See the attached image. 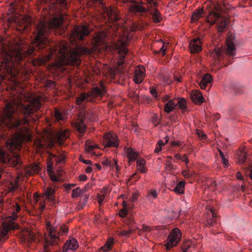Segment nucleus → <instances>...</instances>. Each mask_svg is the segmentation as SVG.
I'll return each instance as SVG.
<instances>
[{
    "label": "nucleus",
    "mask_w": 252,
    "mask_h": 252,
    "mask_svg": "<svg viewBox=\"0 0 252 252\" xmlns=\"http://www.w3.org/2000/svg\"><path fill=\"white\" fill-rule=\"evenodd\" d=\"M51 5L55 8L58 16L49 20L48 23L40 21L35 26V38L33 46H30L26 51L20 45L14 47L2 48L0 52V75L3 79L6 76L15 78L17 75L23 71L25 65L24 61L26 56H33L36 51L42 54V62L46 63L54 60L53 65L60 68L63 65L73 64L79 65L82 55H89L91 50L77 42L82 41L90 33L86 25L76 26L69 35V39L72 46L65 41L55 42L50 41L47 34L51 29H64L62 24L66 14L61 12L68 8L66 0H49Z\"/></svg>",
    "instance_id": "1"
},
{
    "label": "nucleus",
    "mask_w": 252,
    "mask_h": 252,
    "mask_svg": "<svg viewBox=\"0 0 252 252\" xmlns=\"http://www.w3.org/2000/svg\"><path fill=\"white\" fill-rule=\"evenodd\" d=\"M41 104L35 99L27 105L21 103H7L0 118V123L15 132V139L6 143V149L0 148V164H8L10 166L19 168L22 164L20 155L18 153L21 147V142L29 139L30 130L28 127L31 115L40 108Z\"/></svg>",
    "instance_id": "2"
},
{
    "label": "nucleus",
    "mask_w": 252,
    "mask_h": 252,
    "mask_svg": "<svg viewBox=\"0 0 252 252\" xmlns=\"http://www.w3.org/2000/svg\"><path fill=\"white\" fill-rule=\"evenodd\" d=\"M223 9L221 2L213 0L207 3L202 8L196 9L192 14L191 21L196 22L199 19L205 16V21L210 26L217 24V30L219 32L224 31L228 24L227 19L223 14Z\"/></svg>",
    "instance_id": "3"
},
{
    "label": "nucleus",
    "mask_w": 252,
    "mask_h": 252,
    "mask_svg": "<svg viewBox=\"0 0 252 252\" xmlns=\"http://www.w3.org/2000/svg\"><path fill=\"white\" fill-rule=\"evenodd\" d=\"M106 90L104 85L101 83L99 87L94 88L89 93H82L76 98V104L80 111L78 120L74 123V127L80 133L86 131V126L84 123V119L86 117L85 104L92 100V97H102L104 95Z\"/></svg>",
    "instance_id": "4"
},
{
    "label": "nucleus",
    "mask_w": 252,
    "mask_h": 252,
    "mask_svg": "<svg viewBox=\"0 0 252 252\" xmlns=\"http://www.w3.org/2000/svg\"><path fill=\"white\" fill-rule=\"evenodd\" d=\"M12 215L8 220H5L2 223V227L0 230V238L1 239H4L6 237L9 231L18 228V224L14 220L17 218V214L20 211L21 207L17 203H15L12 206Z\"/></svg>",
    "instance_id": "5"
},
{
    "label": "nucleus",
    "mask_w": 252,
    "mask_h": 252,
    "mask_svg": "<svg viewBox=\"0 0 252 252\" xmlns=\"http://www.w3.org/2000/svg\"><path fill=\"white\" fill-rule=\"evenodd\" d=\"M226 48L222 50L220 47H216L214 51L212 53V56L217 61L224 60L225 57H233L236 53L235 45L232 38L228 37L226 39Z\"/></svg>",
    "instance_id": "6"
},
{
    "label": "nucleus",
    "mask_w": 252,
    "mask_h": 252,
    "mask_svg": "<svg viewBox=\"0 0 252 252\" xmlns=\"http://www.w3.org/2000/svg\"><path fill=\"white\" fill-rule=\"evenodd\" d=\"M48 236L45 239L44 245V252H50L52 247L58 244L59 240V234L56 229L50 224L47 225Z\"/></svg>",
    "instance_id": "7"
},
{
    "label": "nucleus",
    "mask_w": 252,
    "mask_h": 252,
    "mask_svg": "<svg viewBox=\"0 0 252 252\" xmlns=\"http://www.w3.org/2000/svg\"><path fill=\"white\" fill-rule=\"evenodd\" d=\"M113 46L114 50L118 53V66L121 67L126 62V59L129 56L128 50L124 42L114 43Z\"/></svg>",
    "instance_id": "8"
},
{
    "label": "nucleus",
    "mask_w": 252,
    "mask_h": 252,
    "mask_svg": "<svg viewBox=\"0 0 252 252\" xmlns=\"http://www.w3.org/2000/svg\"><path fill=\"white\" fill-rule=\"evenodd\" d=\"M181 237V230L178 228L173 229L170 232L166 243L165 244L166 250L168 251L171 248L176 247L180 241Z\"/></svg>",
    "instance_id": "9"
},
{
    "label": "nucleus",
    "mask_w": 252,
    "mask_h": 252,
    "mask_svg": "<svg viewBox=\"0 0 252 252\" xmlns=\"http://www.w3.org/2000/svg\"><path fill=\"white\" fill-rule=\"evenodd\" d=\"M178 107L180 109L184 110L187 107V102L185 99L174 98L170 99L164 106V111L169 113L174 109Z\"/></svg>",
    "instance_id": "10"
},
{
    "label": "nucleus",
    "mask_w": 252,
    "mask_h": 252,
    "mask_svg": "<svg viewBox=\"0 0 252 252\" xmlns=\"http://www.w3.org/2000/svg\"><path fill=\"white\" fill-rule=\"evenodd\" d=\"M123 2L126 4V5L129 7L130 11L135 14L142 15L149 11V8H146L142 6L144 3L142 1L137 2L134 0H126Z\"/></svg>",
    "instance_id": "11"
},
{
    "label": "nucleus",
    "mask_w": 252,
    "mask_h": 252,
    "mask_svg": "<svg viewBox=\"0 0 252 252\" xmlns=\"http://www.w3.org/2000/svg\"><path fill=\"white\" fill-rule=\"evenodd\" d=\"M104 0H94V1L101 4L104 9V12L107 14L109 19L112 21H118L120 17L119 12L115 7H107L103 5Z\"/></svg>",
    "instance_id": "12"
},
{
    "label": "nucleus",
    "mask_w": 252,
    "mask_h": 252,
    "mask_svg": "<svg viewBox=\"0 0 252 252\" xmlns=\"http://www.w3.org/2000/svg\"><path fill=\"white\" fill-rule=\"evenodd\" d=\"M67 119L66 113L55 108L54 111L51 113V120L53 122L61 125L64 124Z\"/></svg>",
    "instance_id": "13"
},
{
    "label": "nucleus",
    "mask_w": 252,
    "mask_h": 252,
    "mask_svg": "<svg viewBox=\"0 0 252 252\" xmlns=\"http://www.w3.org/2000/svg\"><path fill=\"white\" fill-rule=\"evenodd\" d=\"M104 144L105 147H117L119 146L117 136L115 134L107 133L104 136Z\"/></svg>",
    "instance_id": "14"
},
{
    "label": "nucleus",
    "mask_w": 252,
    "mask_h": 252,
    "mask_svg": "<svg viewBox=\"0 0 252 252\" xmlns=\"http://www.w3.org/2000/svg\"><path fill=\"white\" fill-rule=\"evenodd\" d=\"M189 47L191 53H198L202 50L201 41L199 38L193 39L190 42Z\"/></svg>",
    "instance_id": "15"
},
{
    "label": "nucleus",
    "mask_w": 252,
    "mask_h": 252,
    "mask_svg": "<svg viewBox=\"0 0 252 252\" xmlns=\"http://www.w3.org/2000/svg\"><path fill=\"white\" fill-rule=\"evenodd\" d=\"M106 35L104 32H99L93 36L92 42L95 47H98L105 43Z\"/></svg>",
    "instance_id": "16"
},
{
    "label": "nucleus",
    "mask_w": 252,
    "mask_h": 252,
    "mask_svg": "<svg viewBox=\"0 0 252 252\" xmlns=\"http://www.w3.org/2000/svg\"><path fill=\"white\" fill-rule=\"evenodd\" d=\"M55 189L51 186H49L47 188L44 192L46 199L53 204H55L57 201L55 195Z\"/></svg>",
    "instance_id": "17"
},
{
    "label": "nucleus",
    "mask_w": 252,
    "mask_h": 252,
    "mask_svg": "<svg viewBox=\"0 0 252 252\" xmlns=\"http://www.w3.org/2000/svg\"><path fill=\"white\" fill-rule=\"evenodd\" d=\"M78 248V244L75 239L72 238L66 241L64 245L63 251L67 252L68 250L75 251Z\"/></svg>",
    "instance_id": "18"
},
{
    "label": "nucleus",
    "mask_w": 252,
    "mask_h": 252,
    "mask_svg": "<svg viewBox=\"0 0 252 252\" xmlns=\"http://www.w3.org/2000/svg\"><path fill=\"white\" fill-rule=\"evenodd\" d=\"M212 82V76L209 74H206L204 75L199 83L200 87L202 89L206 90L208 86Z\"/></svg>",
    "instance_id": "19"
},
{
    "label": "nucleus",
    "mask_w": 252,
    "mask_h": 252,
    "mask_svg": "<svg viewBox=\"0 0 252 252\" xmlns=\"http://www.w3.org/2000/svg\"><path fill=\"white\" fill-rule=\"evenodd\" d=\"M190 98L192 101L198 104H201L204 101V98L202 94L198 91L192 92L190 94Z\"/></svg>",
    "instance_id": "20"
},
{
    "label": "nucleus",
    "mask_w": 252,
    "mask_h": 252,
    "mask_svg": "<svg viewBox=\"0 0 252 252\" xmlns=\"http://www.w3.org/2000/svg\"><path fill=\"white\" fill-rule=\"evenodd\" d=\"M128 221H129V223H128V225L129 229L127 230H122L120 232V235L121 236H128L130 234L134 232L135 229L139 230V229L138 228H135V226L133 225L134 224V221L132 219H129V220Z\"/></svg>",
    "instance_id": "21"
},
{
    "label": "nucleus",
    "mask_w": 252,
    "mask_h": 252,
    "mask_svg": "<svg viewBox=\"0 0 252 252\" xmlns=\"http://www.w3.org/2000/svg\"><path fill=\"white\" fill-rule=\"evenodd\" d=\"M194 246L193 241L190 240H185L183 242L181 249L183 252H189Z\"/></svg>",
    "instance_id": "22"
},
{
    "label": "nucleus",
    "mask_w": 252,
    "mask_h": 252,
    "mask_svg": "<svg viewBox=\"0 0 252 252\" xmlns=\"http://www.w3.org/2000/svg\"><path fill=\"white\" fill-rule=\"evenodd\" d=\"M145 73L143 69H139L135 71L133 80L136 84H139L142 82Z\"/></svg>",
    "instance_id": "23"
},
{
    "label": "nucleus",
    "mask_w": 252,
    "mask_h": 252,
    "mask_svg": "<svg viewBox=\"0 0 252 252\" xmlns=\"http://www.w3.org/2000/svg\"><path fill=\"white\" fill-rule=\"evenodd\" d=\"M126 153L129 161H133L137 159L138 154L132 149L128 148Z\"/></svg>",
    "instance_id": "24"
},
{
    "label": "nucleus",
    "mask_w": 252,
    "mask_h": 252,
    "mask_svg": "<svg viewBox=\"0 0 252 252\" xmlns=\"http://www.w3.org/2000/svg\"><path fill=\"white\" fill-rule=\"evenodd\" d=\"M185 181H181L178 184H177L173 190L180 194L184 193V190L185 189Z\"/></svg>",
    "instance_id": "25"
},
{
    "label": "nucleus",
    "mask_w": 252,
    "mask_h": 252,
    "mask_svg": "<svg viewBox=\"0 0 252 252\" xmlns=\"http://www.w3.org/2000/svg\"><path fill=\"white\" fill-rule=\"evenodd\" d=\"M146 161L144 159H139L137 160V166L138 169L142 173H144L147 172V169L145 167Z\"/></svg>",
    "instance_id": "26"
},
{
    "label": "nucleus",
    "mask_w": 252,
    "mask_h": 252,
    "mask_svg": "<svg viewBox=\"0 0 252 252\" xmlns=\"http://www.w3.org/2000/svg\"><path fill=\"white\" fill-rule=\"evenodd\" d=\"M238 154V162L240 164H243L247 161V156L245 150L240 151Z\"/></svg>",
    "instance_id": "27"
},
{
    "label": "nucleus",
    "mask_w": 252,
    "mask_h": 252,
    "mask_svg": "<svg viewBox=\"0 0 252 252\" xmlns=\"http://www.w3.org/2000/svg\"><path fill=\"white\" fill-rule=\"evenodd\" d=\"M152 15V19L155 23H158L161 20L160 14L157 9H155L153 11L151 12Z\"/></svg>",
    "instance_id": "28"
},
{
    "label": "nucleus",
    "mask_w": 252,
    "mask_h": 252,
    "mask_svg": "<svg viewBox=\"0 0 252 252\" xmlns=\"http://www.w3.org/2000/svg\"><path fill=\"white\" fill-rule=\"evenodd\" d=\"M128 95L132 98L134 102H137L139 99V93L137 91L132 90L128 93Z\"/></svg>",
    "instance_id": "29"
},
{
    "label": "nucleus",
    "mask_w": 252,
    "mask_h": 252,
    "mask_svg": "<svg viewBox=\"0 0 252 252\" xmlns=\"http://www.w3.org/2000/svg\"><path fill=\"white\" fill-rule=\"evenodd\" d=\"M85 192V190H81L79 188L77 187L73 189L72 192V197H78L80 195L83 194Z\"/></svg>",
    "instance_id": "30"
},
{
    "label": "nucleus",
    "mask_w": 252,
    "mask_h": 252,
    "mask_svg": "<svg viewBox=\"0 0 252 252\" xmlns=\"http://www.w3.org/2000/svg\"><path fill=\"white\" fill-rule=\"evenodd\" d=\"M113 244V241L107 242L102 247H101V249L104 252H108L111 249Z\"/></svg>",
    "instance_id": "31"
},
{
    "label": "nucleus",
    "mask_w": 252,
    "mask_h": 252,
    "mask_svg": "<svg viewBox=\"0 0 252 252\" xmlns=\"http://www.w3.org/2000/svg\"><path fill=\"white\" fill-rule=\"evenodd\" d=\"M176 168L175 166L172 164L169 160H167L165 164V169L167 171H171L175 170Z\"/></svg>",
    "instance_id": "32"
},
{
    "label": "nucleus",
    "mask_w": 252,
    "mask_h": 252,
    "mask_svg": "<svg viewBox=\"0 0 252 252\" xmlns=\"http://www.w3.org/2000/svg\"><path fill=\"white\" fill-rule=\"evenodd\" d=\"M88 199V196L86 194L83 195L81 199V201L79 203V207L80 208H82L86 204V203Z\"/></svg>",
    "instance_id": "33"
},
{
    "label": "nucleus",
    "mask_w": 252,
    "mask_h": 252,
    "mask_svg": "<svg viewBox=\"0 0 252 252\" xmlns=\"http://www.w3.org/2000/svg\"><path fill=\"white\" fill-rule=\"evenodd\" d=\"M164 145V144L163 143V141L162 140H159L157 144L156 147L154 151L155 153H159L161 150V147Z\"/></svg>",
    "instance_id": "34"
},
{
    "label": "nucleus",
    "mask_w": 252,
    "mask_h": 252,
    "mask_svg": "<svg viewBox=\"0 0 252 252\" xmlns=\"http://www.w3.org/2000/svg\"><path fill=\"white\" fill-rule=\"evenodd\" d=\"M196 133L198 138L201 140H204L207 138L206 135L199 129H196Z\"/></svg>",
    "instance_id": "35"
},
{
    "label": "nucleus",
    "mask_w": 252,
    "mask_h": 252,
    "mask_svg": "<svg viewBox=\"0 0 252 252\" xmlns=\"http://www.w3.org/2000/svg\"><path fill=\"white\" fill-rule=\"evenodd\" d=\"M123 204H124V208L123 209H122L121 210H120V211L119 212L120 216L123 218L126 217L127 213V211L126 209V204L125 203V202H123Z\"/></svg>",
    "instance_id": "36"
},
{
    "label": "nucleus",
    "mask_w": 252,
    "mask_h": 252,
    "mask_svg": "<svg viewBox=\"0 0 252 252\" xmlns=\"http://www.w3.org/2000/svg\"><path fill=\"white\" fill-rule=\"evenodd\" d=\"M40 167L38 165H33L31 168V172L33 174L38 173L40 171Z\"/></svg>",
    "instance_id": "37"
},
{
    "label": "nucleus",
    "mask_w": 252,
    "mask_h": 252,
    "mask_svg": "<svg viewBox=\"0 0 252 252\" xmlns=\"http://www.w3.org/2000/svg\"><path fill=\"white\" fill-rule=\"evenodd\" d=\"M150 92L153 96L155 97L156 99L157 100L158 99V95L156 89L154 87H151L150 88Z\"/></svg>",
    "instance_id": "38"
},
{
    "label": "nucleus",
    "mask_w": 252,
    "mask_h": 252,
    "mask_svg": "<svg viewBox=\"0 0 252 252\" xmlns=\"http://www.w3.org/2000/svg\"><path fill=\"white\" fill-rule=\"evenodd\" d=\"M182 174L183 176L186 178H189L190 177L192 176V173L190 172V171L188 170H184L182 172Z\"/></svg>",
    "instance_id": "39"
},
{
    "label": "nucleus",
    "mask_w": 252,
    "mask_h": 252,
    "mask_svg": "<svg viewBox=\"0 0 252 252\" xmlns=\"http://www.w3.org/2000/svg\"><path fill=\"white\" fill-rule=\"evenodd\" d=\"M225 157H226V156L225 155V156L221 157V158L223 166L225 167H227L229 165V162H228V159L226 158Z\"/></svg>",
    "instance_id": "40"
},
{
    "label": "nucleus",
    "mask_w": 252,
    "mask_h": 252,
    "mask_svg": "<svg viewBox=\"0 0 252 252\" xmlns=\"http://www.w3.org/2000/svg\"><path fill=\"white\" fill-rule=\"evenodd\" d=\"M149 197H152L153 198H156L157 197V192L155 190H151L148 195Z\"/></svg>",
    "instance_id": "41"
},
{
    "label": "nucleus",
    "mask_w": 252,
    "mask_h": 252,
    "mask_svg": "<svg viewBox=\"0 0 252 252\" xmlns=\"http://www.w3.org/2000/svg\"><path fill=\"white\" fill-rule=\"evenodd\" d=\"M166 50V46H165V44H164L161 48L159 49V50L157 52L158 53H160L162 55V56H164L165 54V51Z\"/></svg>",
    "instance_id": "42"
},
{
    "label": "nucleus",
    "mask_w": 252,
    "mask_h": 252,
    "mask_svg": "<svg viewBox=\"0 0 252 252\" xmlns=\"http://www.w3.org/2000/svg\"><path fill=\"white\" fill-rule=\"evenodd\" d=\"M60 230L63 234H64L67 233L68 228L66 225H63L60 226Z\"/></svg>",
    "instance_id": "43"
},
{
    "label": "nucleus",
    "mask_w": 252,
    "mask_h": 252,
    "mask_svg": "<svg viewBox=\"0 0 252 252\" xmlns=\"http://www.w3.org/2000/svg\"><path fill=\"white\" fill-rule=\"evenodd\" d=\"M60 136L63 138L66 139L69 136L68 132L67 130L63 131L60 133Z\"/></svg>",
    "instance_id": "44"
},
{
    "label": "nucleus",
    "mask_w": 252,
    "mask_h": 252,
    "mask_svg": "<svg viewBox=\"0 0 252 252\" xmlns=\"http://www.w3.org/2000/svg\"><path fill=\"white\" fill-rule=\"evenodd\" d=\"M151 229H150L148 226H147L145 224L142 225V228L139 230V232L142 231L143 232H148L150 231Z\"/></svg>",
    "instance_id": "45"
},
{
    "label": "nucleus",
    "mask_w": 252,
    "mask_h": 252,
    "mask_svg": "<svg viewBox=\"0 0 252 252\" xmlns=\"http://www.w3.org/2000/svg\"><path fill=\"white\" fill-rule=\"evenodd\" d=\"M95 148H96L95 145H89L86 148V151L88 152H92Z\"/></svg>",
    "instance_id": "46"
},
{
    "label": "nucleus",
    "mask_w": 252,
    "mask_h": 252,
    "mask_svg": "<svg viewBox=\"0 0 252 252\" xmlns=\"http://www.w3.org/2000/svg\"><path fill=\"white\" fill-rule=\"evenodd\" d=\"M140 178L139 176L136 173L133 174L130 177L129 180H131L134 179V181H137Z\"/></svg>",
    "instance_id": "47"
},
{
    "label": "nucleus",
    "mask_w": 252,
    "mask_h": 252,
    "mask_svg": "<svg viewBox=\"0 0 252 252\" xmlns=\"http://www.w3.org/2000/svg\"><path fill=\"white\" fill-rule=\"evenodd\" d=\"M102 163L104 165L110 166L112 165L111 161L108 159H105L102 161Z\"/></svg>",
    "instance_id": "48"
},
{
    "label": "nucleus",
    "mask_w": 252,
    "mask_h": 252,
    "mask_svg": "<svg viewBox=\"0 0 252 252\" xmlns=\"http://www.w3.org/2000/svg\"><path fill=\"white\" fill-rule=\"evenodd\" d=\"M80 160L81 161H82V162H83L84 163L86 164L89 165V164H92V162L90 160H86V159H83L82 158H80Z\"/></svg>",
    "instance_id": "49"
},
{
    "label": "nucleus",
    "mask_w": 252,
    "mask_h": 252,
    "mask_svg": "<svg viewBox=\"0 0 252 252\" xmlns=\"http://www.w3.org/2000/svg\"><path fill=\"white\" fill-rule=\"evenodd\" d=\"M181 160L186 163V164H188V163L189 162V159L187 157V155H184L183 157H182V158H181Z\"/></svg>",
    "instance_id": "50"
},
{
    "label": "nucleus",
    "mask_w": 252,
    "mask_h": 252,
    "mask_svg": "<svg viewBox=\"0 0 252 252\" xmlns=\"http://www.w3.org/2000/svg\"><path fill=\"white\" fill-rule=\"evenodd\" d=\"M40 206H39V209H40V212L41 213L43 211L45 207V203H42V202H40Z\"/></svg>",
    "instance_id": "51"
},
{
    "label": "nucleus",
    "mask_w": 252,
    "mask_h": 252,
    "mask_svg": "<svg viewBox=\"0 0 252 252\" xmlns=\"http://www.w3.org/2000/svg\"><path fill=\"white\" fill-rule=\"evenodd\" d=\"M170 97L168 95H166L161 97V99L163 102L168 101L169 100Z\"/></svg>",
    "instance_id": "52"
},
{
    "label": "nucleus",
    "mask_w": 252,
    "mask_h": 252,
    "mask_svg": "<svg viewBox=\"0 0 252 252\" xmlns=\"http://www.w3.org/2000/svg\"><path fill=\"white\" fill-rule=\"evenodd\" d=\"M79 179H80V181H85L87 180V177L85 174H82V175H80Z\"/></svg>",
    "instance_id": "53"
},
{
    "label": "nucleus",
    "mask_w": 252,
    "mask_h": 252,
    "mask_svg": "<svg viewBox=\"0 0 252 252\" xmlns=\"http://www.w3.org/2000/svg\"><path fill=\"white\" fill-rule=\"evenodd\" d=\"M181 143L178 141H172L171 142V145L173 146H180Z\"/></svg>",
    "instance_id": "54"
},
{
    "label": "nucleus",
    "mask_w": 252,
    "mask_h": 252,
    "mask_svg": "<svg viewBox=\"0 0 252 252\" xmlns=\"http://www.w3.org/2000/svg\"><path fill=\"white\" fill-rule=\"evenodd\" d=\"M236 177L238 179H239L240 180H244V177H243L242 174L239 172L237 173Z\"/></svg>",
    "instance_id": "55"
},
{
    "label": "nucleus",
    "mask_w": 252,
    "mask_h": 252,
    "mask_svg": "<svg viewBox=\"0 0 252 252\" xmlns=\"http://www.w3.org/2000/svg\"><path fill=\"white\" fill-rule=\"evenodd\" d=\"M114 162L115 163V168L117 172H119L120 171V167L118 164V162L117 161H114Z\"/></svg>",
    "instance_id": "56"
},
{
    "label": "nucleus",
    "mask_w": 252,
    "mask_h": 252,
    "mask_svg": "<svg viewBox=\"0 0 252 252\" xmlns=\"http://www.w3.org/2000/svg\"><path fill=\"white\" fill-rule=\"evenodd\" d=\"M17 188V185L16 184L12 185V186L10 188V191H14L15 190H16Z\"/></svg>",
    "instance_id": "57"
},
{
    "label": "nucleus",
    "mask_w": 252,
    "mask_h": 252,
    "mask_svg": "<svg viewBox=\"0 0 252 252\" xmlns=\"http://www.w3.org/2000/svg\"><path fill=\"white\" fill-rule=\"evenodd\" d=\"M138 196V194L137 193L133 194L131 198V201H135L137 200Z\"/></svg>",
    "instance_id": "58"
},
{
    "label": "nucleus",
    "mask_w": 252,
    "mask_h": 252,
    "mask_svg": "<svg viewBox=\"0 0 252 252\" xmlns=\"http://www.w3.org/2000/svg\"><path fill=\"white\" fill-rule=\"evenodd\" d=\"M210 185L212 187H215L217 185L216 181H214V180L210 181Z\"/></svg>",
    "instance_id": "59"
},
{
    "label": "nucleus",
    "mask_w": 252,
    "mask_h": 252,
    "mask_svg": "<svg viewBox=\"0 0 252 252\" xmlns=\"http://www.w3.org/2000/svg\"><path fill=\"white\" fill-rule=\"evenodd\" d=\"M93 170V168L91 166H88L85 171L87 173H91Z\"/></svg>",
    "instance_id": "60"
},
{
    "label": "nucleus",
    "mask_w": 252,
    "mask_h": 252,
    "mask_svg": "<svg viewBox=\"0 0 252 252\" xmlns=\"http://www.w3.org/2000/svg\"><path fill=\"white\" fill-rule=\"evenodd\" d=\"M104 197L103 196H98V203L101 205V204L102 203L103 201Z\"/></svg>",
    "instance_id": "61"
},
{
    "label": "nucleus",
    "mask_w": 252,
    "mask_h": 252,
    "mask_svg": "<svg viewBox=\"0 0 252 252\" xmlns=\"http://www.w3.org/2000/svg\"><path fill=\"white\" fill-rule=\"evenodd\" d=\"M74 186V184H68V185H65L64 187L67 190H69V189H71V188Z\"/></svg>",
    "instance_id": "62"
},
{
    "label": "nucleus",
    "mask_w": 252,
    "mask_h": 252,
    "mask_svg": "<svg viewBox=\"0 0 252 252\" xmlns=\"http://www.w3.org/2000/svg\"><path fill=\"white\" fill-rule=\"evenodd\" d=\"M214 220L213 219L208 220L207 223L209 225H213L214 223Z\"/></svg>",
    "instance_id": "63"
},
{
    "label": "nucleus",
    "mask_w": 252,
    "mask_h": 252,
    "mask_svg": "<svg viewBox=\"0 0 252 252\" xmlns=\"http://www.w3.org/2000/svg\"><path fill=\"white\" fill-rule=\"evenodd\" d=\"M51 180L53 182H58L59 181L58 178L55 175H53L51 177Z\"/></svg>",
    "instance_id": "64"
}]
</instances>
